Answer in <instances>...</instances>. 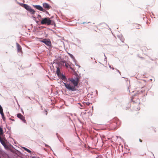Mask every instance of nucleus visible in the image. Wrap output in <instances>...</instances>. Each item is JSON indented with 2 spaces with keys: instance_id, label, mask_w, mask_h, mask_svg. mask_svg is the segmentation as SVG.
Segmentation results:
<instances>
[{
  "instance_id": "obj_1",
  "label": "nucleus",
  "mask_w": 158,
  "mask_h": 158,
  "mask_svg": "<svg viewBox=\"0 0 158 158\" xmlns=\"http://www.w3.org/2000/svg\"><path fill=\"white\" fill-rule=\"evenodd\" d=\"M72 84L73 86L71 85L70 84L65 83H63L66 88L69 90H71L72 91H74L76 90L77 89L75 87L77 86L79 82V77L78 76H77L75 78H69L68 79Z\"/></svg>"
},
{
  "instance_id": "obj_2",
  "label": "nucleus",
  "mask_w": 158,
  "mask_h": 158,
  "mask_svg": "<svg viewBox=\"0 0 158 158\" xmlns=\"http://www.w3.org/2000/svg\"><path fill=\"white\" fill-rule=\"evenodd\" d=\"M143 82H144V81H143L138 82L136 84L137 88L136 89H137L138 88H140V90H137L138 94H142L143 95L145 96L147 95V92L149 90V89L146 86L143 87L141 85Z\"/></svg>"
},
{
  "instance_id": "obj_3",
  "label": "nucleus",
  "mask_w": 158,
  "mask_h": 158,
  "mask_svg": "<svg viewBox=\"0 0 158 158\" xmlns=\"http://www.w3.org/2000/svg\"><path fill=\"white\" fill-rule=\"evenodd\" d=\"M113 122L110 124V127L112 129H116L119 126V121L117 118H115L113 120Z\"/></svg>"
},
{
  "instance_id": "obj_4",
  "label": "nucleus",
  "mask_w": 158,
  "mask_h": 158,
  "mask_svg": "<svg viewBox=\"0 0 158 158\" xmlns=\"http://www.w3.org/2000/svg\"><path fill=\"white\" fill-rule=\"evenodd\" d=\"M41 23L42 24H47V25H49L52 24L53 22L51 20L50 18H42L41 22Z\"/></svg>"
},
{
  "instance_id": "obj_5",
  "label": "nucleus",
  "mask_w": 158,
  "mask_h": 158,
  "mask_svg": "<svg viewBox=\"0 0 158 158\" xmlns=\"http://www.w3.org/2000/svg\"><path fill=\"white\" fill-rule=\"evenodd\" d=\"M40 41L44 43L47 46L50 47L51 46V42L49 39H44Z\"/></svg>"
},
{
  "instance_id": "obj_6",
  "label": "nucleus",
  "mask_w": 158,
  "mask_h": 158,
  "mask_svg": "<svg viewBox=\"0 0 158 158\" xmlns=\"http://www.w3.org/2000/svg\"><path fill=\"white\" fill-rule=\"evenodd\" d=\"M17 117L25 123H26V121L25 120V117L21 114L19 113L17 114Z\"/></svg>"
},
{
  "instance_id": "obj_7",
  "label": "nucleus",
  "mask_w": 158,
  "mask_h": 158,
  "mask_svg": "<svg viewBox=\"0 0 158 158\" xmlns=\"http://www.w3.org/2000/svg\"><path fill=\"white\" fill-rule=\"evenodd\" d=\"M43 7L47 10H49L51 8V6L48 3H44L43 4Z\"/></svg>"
},
{
  "instance_id": "obj_8",
  "label": "nucleus",
  "mask_w": 158,
  "mask_h": 158,
  "mask_svg": "<svg viewBox=\"0 0 158 158\" xmlns=\"http://www.w3.org/2000/svg\"><path fill=\"white\" fill-rule=\"evenodd\" d=\"M21 6L24 8L26 10L29 11L31 8L30 6L27 4H22Z\"/></svg>"
},
{
  "instance_id": "obj_9",
  "label": "nucleus",
  "mask_w": 158,
  "mask_h": 158,
  "mask_svg": "<svg viewBox=\"0 0 158 158\" xmlns=\"http://www.w3.org/2000/svg\"><path fill=\"white\" fill-rule=\"evenodd\" d=\"M35 6L36 9L39 10L43 11L44 12L45 11V10L40 5H35Z\"/></svg>"
},
{
  "instance_id": "obj_10",
  "label": "nucleus",
  "mask_w": 158,
  "mask_h": 158,
  "mask_svg": "<svg viewBox=\"0 0 158 158\" xmlns=\"http://www.w3.org/2000/svg\"><path fill=\"white\" fill-rule=\"evenodd\" d=\"M17 48L18 52L19 53L22 52V48L20 45L17 43H16Z\"/></svg>"
},
{
  "instance_id": "obj_11",
  "label": "nucleus",
  "mask_w": 158,
  "mask_h": 158,
  "mask_svg": "<svg viewBox=\"0 0 158 158\" xmlns=\"http://www.w3.org/2000/svg\"><path fill=\"white\" fill-rule=\"evenodd\" d=\"M106 25L105 23H102L98 25V27L99 29H102V27H105Z\"/></svg>"
},
{
  "instance_id": "obj_12",
  "label": "nucleus",
  "mask_w": 158,
  "mask_h": 158,
  "mask_svg": "<svg viewBox=\"0 0 158 158\" xmlns=\"http://www.w3.org/2000/svg\"><path fill=\"white\" fill-rule=\"evenodd\" d=\"M61 62L63 63V65L65 66L67 68H68L70 66L69 64L68 63H67L65 61H61Z\"/></svg>"
},
{
  "instance_id": "obj_13",
  "label": "nucleus",
  "mask_w": 158,
  "mask_h": 158,
  "mask_svg": "<svg viewBox=\"0 0 158 158\" xmlns=\"http://www.w3.org/2000/svg\"><path fill=\"white\" fill-rule=\"evenodd\" d=\"M135 98H134L132 99V101L133 102H134L135 103H136L137 105H139L140 103V100L139 99H137L136 100V101H135Z\"/></svg>"
},
{
  "instance_id": "obj_14",
  "label": "nucleus",
  "mask_w": 158,
  "mask_h": 158,
  "mask_svg": "<svg viewBox=\"0 0 158 158\" xmlns=\"http://www.w3.org/2000/svg\"><path fill=\"white\" fill-rule=\"evenodd\" d=\"M58 77L64 81H65V80H66V78L65 77L63 74H61L58 76Z\"/></svg>"
},
{
  "instance_id": "obj_15",
  "label": "nucleus",
  "mask_w": 158,
  "mask_h": 158,
  "mask_svg": "<svg viewBox=\"0 0 158 158\" xmlns=\"http://www.w3.org/2000/svg\"><path fill=\"white\" fill-rule=\"evenodd\" d=\"M56 73L58 76L61 74L60 72V69L59 67H57V68Z\"/></svg>"
},
{
  "instance_id": "obj_16",
  "label": "nucleus",
  "mask_w": 158,
  "mask_h": 158,
  "mask_svg": "<svg viewBox=\"0 0 158 158\" xmlns=\"http://www.w3.org/2000/svg\"><path fill=\"white\" fill-rule=\"evenodd\" d=\"M31 14H34L35 13V11L33 10L31 8L29 11Z\"/></svg>"
},
{
  "instance_id": "obj_17",
  "label": "nucleus",
  "mask_w": 158,
  "mask_h": 158,
  "mask_svg": "<svg viewBox=\"0 0 158 158\" xmlns=\"http://www.w3.org/2000/svg\"><path fill=\"white\" fill-rule=\"evenodd\" d=\"M23 149L26 151H27V152H28L29 153H30L31 152V151L29 150V149H28L27 148H23Z\"/></svg>"
},
{
  "instance_id": "obj_18",
  "label": "nucleus",
  "mask_w": 158,
  "mask_h": 158,
  "mask_svg": "<svg viewBox=\"0 0 158 158\" xmlns=\"http://www.w3.org/2000/svg\"><path fill=\"white\" fill-rule=\"evenodd\" d=\"M3 131L2 128L0 127V135H1L3 134Z\"/></svg>"
},
{
  "instance_id": "obj_19",
  "label": "nucleus",
  "mask_w": 158,
  "mask_h": 158,
  "mask_svg": "<svg viewBox=\"0 0 158 158\" xmlns=\"http://www.w3.org/2000/svg\"><path fill=\"white\" fill-rule=\"evenodd\" d=\"M3 110L2 107L1 106H0V113H2V114H3Z\"/></svg>"
},
{
  "instance_id": "obj_20",
  "label": "nucleus",
  "mask_w": 158,
  "mask_h": 158,
  "mask_svg": "<svg viewBox=\"0 0 158 158\" xmlns=\"http://www.w3.org/2000/svg\"><path fill=\"white\" fill-rule=\"evenodd\" d=\"M1 114L2 115V118L3 119V120L5 121V117L4 116L3 113V114H2V113H1Z\"/></svg>"
},
{
  "instance_id": "obj_21",
  "label": "nucleus",
  "mask_w": 158,
  "mask_h": 158,
  "mask_svg": "<svg viewBox=\"0 0 158 158\" xmlns=\"http://www.w3.org/2000/svg\"><path fill=\"white\" fill-rule=\"evenodd\" d=\"M4 147L6 149H9L8 146L7 144L5 145V146H4Z\"/></svg>"
},
{
  "instance_id": "obj_22",
  "label": "nucleus",
  "mask_w": 158,
  "mask_h": 158,
  "mask_svg": "<svg viewBox=\"0 0 158 158\" xmlns=\"http://www.w3.org/2000/svg\"><path fill=\"white\" fill-rule=\"evenodd\" d=\"M101 65V66L102 68H104V69H106V68L104 66V65L103 64H101L100 65Z\"/></svg>"
},
{
  "instance_id": "obj_23",
  "label": "nucleus",
  "mask_w": 158,
  "mask_h": 158,
  "mask_svg": "<svg viewBox=\"0 0 158 158\" xmlns=\"http://www.w3.org/2000/svg\"><path fill=\"white\" fill-rule=\"evenodd\" d=\"M0 142L2 145L4 144V143H5V142L3 140H2Z\"/></svg>"
},
{
  "instance_id": "obj_24",
  "label": "nucleus",
  "mask_w": 158,
  "mask_h": 158,
  "mask_svg": "<svg viewBox=\"0 0 158 158\" xmlns=\"http://www.w3.org/2000/svg\"><path fill=\"white\" fill-rule=\"evenodd\" d=\"M139 141L141 142H142V140L141 139H139Z\"/></svg>"
},
{
  "instance_id": "obj_25",
  "label": "nucleus",
  "mask_w": 158,
  "mask_h": 158,
  "mask_svg": "<svg viewBox=\"0 0 158 158\" xmlns=\"http://www.w3.org/2000/svg\"><path fill=\"white\" fill-rule=\"evenodd\" d=\"M2 138H1V137L0 136V141H1L2 140Z\"/></svg>"
},
{
  "instance_id": "obj_26",
  "label": "nucleus",
  "mask_w": 158,
  "mask_h": 158,
  "mask_svg": "<svg viewBox=\"0 0 158 158\" xmlns=\"http://www.w3.org/2000/svg\"><path fill=\"white\" fill-rule=\"evenodd\" d=\"M6 145V143H4V144L2 145L3 146H5V145Z\"/></svg>"
},
{
  "instance_id": "obj_27",
  "label": "nucleus",
  "mask_w": 158,
  "mask_h": 158,
  "mask_svg": "<svg viewBox=\"0 0 158 158\" xmlns=\"http://www.w3.org/2000/svg\"><path fill=\"white\" fill-rule=\"evenodd\" d=\"M144 50H146V49H147V48H145V47H144L143 48Z\"/></svg>"
},
{
  "instance_id": "obj_28",
  "label": "nucleus",
  "mask_w": 158,
  "mask_h": 158,
  "mask_svg": "<svg viewBox=\"0 0 158 158\" xmlns=\"http://www.w3.org/2000/svg\"><path fill=\"white\" fill-rule=\"evenodd\" d=\"M136 25L137 26H138V27H139V25H138V24H136Z\"/></svg>"
},
{
  "instance_id": "obj_29",
  "label": "nucleus",
  "mask_w": 158,
  "mask_h": 158,
  "mask_svg": "<svg viewBox=\"0 0 158 158\" xmlns=\"http://www.w3.org/2000/svg\"><path fill=\"white\" fill-rule=\"evenodd\" d=\"M137 109L138 110H139V108H137Z\"/></svg>"
},
{
  "instance_id": "obj_30",
  "label": "nucleus",
  "mask_w": 158,
  "mask_h": 158,
  "mask_svg": "<svg viewBox=\"0 0 158 158\" xmlns=\"http://www.w3.org/2000/svg\"><path fill=\"white\" fill-rule=\"evenodd\" d=\"M70 68L71 69H73L71 67H70Z\"/></svg>"
},
{
  "instance_id": "obj_31",
  "label": "nucleus",
  "mask_w": 158,
  "mask_h": 158,
  "mask_svg": "<svg viewBox=\"0 0 158 158\" xmlns=\"http://www.w3.org/2000/svg\"><path fill=\"white\" fill-rule=\"evenodd\" d=\"M83 24H84V23H84V22H83Z\"/></svg>"
},
{
  "instance_id": "obj_32",
  "label": "nucleus",
  "mask_w": 158,
  "mask_h": 158,
  "mask_svg": "<svg viewBox=\"0 0 158 158\" xmlns=\"http://www.w3.org/2000/svg\"><path fill=\"white\" fill-rule=\"evenodd\" d=\"M0 106H1V105H0Z\"/></svg>"
}]
</instances>
